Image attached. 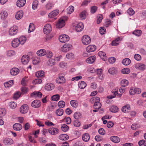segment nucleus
<instances>
[{"label": "nucleus", "instance_id": "f257e3e1", "mask_svg": "<svg viewBox=\"0 0 146 146\" xmlns=\"http://www.w3.org/2000/svg\"><path fill=\"white\" fill-rule=\"evenodd\" d=\"M67 74L66 72L60 73L58 74V76L56 79V82L59 84H62L66 82V79L64 77Z\"/></svg>", "mask_w": 146, "mask_h": 146}, {"label": "nucleus", "instance_id": "f03ea898", "mask_svg": "<svg viewBox=\"0 0 146 146\" xmlns=\"http://www.w3.org/2000/svg\"><path fill=\"white\" fill-rule=\"evenodd\" d=\"M18 31V28L16 26H13L10 28L9 33L10 36H13L16 35Z\"/></svg>", "mask_w": 146, "mask_h": 146}, {"label": "nucleus", "instance_id": "7ed1b4c3", "mask_svg": "<svg viewBox=\"0 0 146 146\" xmlns=\"http://www.w3.org/2000/svg\"><path fill=\"white\" fill-rule=\"evenodd\" d=\"M82 40L83 44L85 45H88L91 42L90 37L87 35L84 36L82 38Z\"/></svg>", "mask_w": 146, "mask_h": 146}, {"label": "nucleus", "instance_id": "20e7f679", "mask_svg": "<svg viewBox=\"0 0 146 146\" xmlns=\"http://www.w3.org/2000/svg\"><path fill=\"white\" fill-rule=\"evenodd\" d=\"M70 38L68 36L65 34H63L60 36L59 37V41L62 43H65L69 40Z\"/></svg>", "mask_w": 146, "mask_h": 146}, {"label": "nucleus", "instance_id": "39448f33", "mask_svg": "<svg viewBox=\"0 0 146 146\" xmlns=\"http://www.w3.org/2000/svg\"><path fill=\"white\" fill-rule=\"evenodd\" d=\"M52 30V27L50 24H47L44 26L43 31L44 34L47 35Z\"/></svg>", "mask_w": 146, "mask_h": 146}, {"label": "nucleus", "instance_id": "423d86ee", "mask_svg": "<svg viewBox=\"0 0 146 146\" xmlns=\"http://www.w3.org/2000/svg\"><path fill=\"white\" fill-rule=\"evenodd\" d=\"M41 105L40 102L38 100H36L32 102L31 105L34 108H38Z\"/></svg>", "mask_w": 146, "mask_h": 146}, {"label": "nucleus", "instance_id": "0eeeda50", "mask_svg": "<svg viewBox=\"0 0 146 146\" xmlns=\"http://www.w3.org/2000/svg\"><path fill=\"white\" fill-rule=\"evenodd\" d=\"M28 107L27 104L22 105L20 109V111L21 113H25L28 111Z\"/></svg>", "mask_w": 146, "mask_h": 146}, {"label": "nucleus", "instance_id": "6e6552de", "mask_svg": "<svg viewBox=\"0 0 146 146\" xmlns=\"http://www.w3.org/2000/svg\"><path fill=\"white\" fill-rule=\"evenodd\" d=\"M135 68L141 70H143L146 68L145 65L141 63H137L135 66Z\"/></svg>", "mask_w": 146, "mask_h": 146}, {"label": "nucleus", "instance_id": "1a4fd4ad", "mask_svg": "<svg viewBox=\"0 0 146 146\" xmlns=\"http://www.w3.org/2000/svg\"><path fill=\"white\" fill-rule=\"evenodd\" d=\"M65 25V21L62 19H60L58 23L56 24V26L57 28H61L64 27Z\"/></svg>", "mask_w": 146, "mask_h": 146}, {"label": "nucleus", "instance_id": "9d476101", "mask_svg": "<svg viewBox=\"0 0 146 146\" xmlns=\"http://www.w3.org/2000/svg\"><path fill=\"white\" fill-rule=\"evenodd\" d=\"M48 131L49 133L52 135H55L57 134L59 131L58 128L55 127L51 128L49 129Z\"/></svg>", "mask_w": 146, "mask_h": 146}, {"label": "nucleus", "instance_id": "9b49d317", "mask_svg": "<svg viewBox=\"0 0 146 146\" xmlns=\"http://www.w3.org/2000/svg\"><path fill=\"white\" fill-rule=\"evenodd\" d=\"M29 61V56L27 55H25L22 56L21 61L22 63L24 64H27Z\"/></svg>", "mask_w": 146, "mask_h": 146}, {"label": "nucleus", "instance_id": "f8f14e48", "mask_svg": "<svg viewBox=\"0 0 146 146\" xmlns=\"http://www.w3.org/2000/svg\"><path fill=\"white\" fill-rule=\"evenodd\" d=\"M19 40L18 38H15L12 41L11 44L12 46L16 48L18 47L20 44Z\"/></svg>", "mask_w": 146, "mask_h": 146}, {"label": "nucleus", "instance_id": "ddd939ff", "mask_svg": "<svg viewBox=\"0 0 146 146\" xmlns=\"http://www.w3.org/2000/svg\"><path fill=\"white\" fill-rule=\"evenodd\" d=\"M4 144L6 145H9L12 144L13 143V140L11 138H6L4 139L3 141Z\"/></svg>", "mask_w": 146, "mask_h": 146}, {"label": "nucleus", "instance_id": "4468645a", "mask_svg": "<svg viewBox=\"0 0 146 146\" xmlns=\"http://www.w3.org/2000/svg\"><path fill=\"white\" fill-rule=\"evenodd\" d=\"M96 48V46L95 45H89L86 48L87 52H90L94 51Z\"/></svg>", "mask_w": 146, "mask_h": 146}, {"label": "nucleus", "instance_id": "2eb2a0df", "mask_svg": "<svg viewBox=\"0 0 146 146\" xmlns=\"http://www.w3.org/2000/svg\"><path fill=\"white\" fill-rule=\"evenodd\" d=\"M19 70L17 68H14L11 69L10 71V73L12 76H16L19 73Z\"/></svg>", "mask_w": 146, "mask_h": 146}, {"label": "nucleus", "instance_id": "dca6fc26", "mask_svg": "<svg viewBox=\"0 0 146 146\" xmlns=\"http://www.w3.org/2000/svg\"><path fill=\"white\" fill-rule=\"evenodd\" d=\"M83 28V24L82 23H79L76 27V29L77 32L81 31Z\"/></svg>", "mask_w": 146, "mask_h": 146}, {"label": "nucleus", "instance_id": "f3484780", "mask_svg": "<svg viewBox=\"0 0 146 146\" xmlns=\"http://www.w3.org/2000/svg\"><path fill=\"white\" fill-rule=\"evenodd\" d=\"M71 46L69 44H64L61 47L62 51L66 52L68 51L70 49Z\"/></svg>", "mask_w": 146, "mask_h": 146}, {"label": "nucleus", "instance_id": "a211bd4d", "mask_svg": "<svg viewBox=\"0 0 146 146\" xmlns=\"http://www.w3.org/2000/svg\"><path fill=\"white\" fill-rule=\"evenodd\" d=\"M13 128L15 130L20 131L22 129V126L21 124L17 123L13 125Z\"/></svg>", "mask_w": 146, "mask_h": 146}, {"label": "nucleus", "instance_id": "6ab92c4d", "mask_svg": "<svg viewBox=\"0 0 146 146\" xmlns=\"http://www.w3.org/2000/svg\"><path fill=\"white\" fill-rule=\"evenodd\" d=\"M59 13V11L58 10H55L50 13L48 15V16L50 18L53 17L57 16Z\"/></svg>", "mask_w": 146, "mask_h": 146}, {"label": "nucleus", "instance_id": "aec40b11", "mask_svg": "<svg viewBox=\"0 0 146 146\" xmlns=\"http://www.w3.org/2000/svg\"><path fill=\"white\" fill-rule=\"evenodd\" d=\"M96 59V56H91L86 59V62L89 64L93 63L95 60Z\"/></svg>", "mask_w": 146, "mask_h": 146}, {"label": "nucleus", "instance_id": "412c9836", "mask_svg": "<svg viewBox=\"0 0 146 146\" xmlns=\"http://www.w3.org/2000/svg\"><path fill=\"white\" fill-rule=\"evenodd\" d=\"M25 3L26 0H18L17 2V5L18 7H23Z\"/></svg>", "mask_w": 146, "mask_h": 146}, {"label": "nucleus", "instance_id": "4be33fe9", "mask_svg": "<svg viewBox=\"0 0 146 146\" xmlns=\"http://www.w3.org/2000/svg\"><path fill=\"white\" fill-rule=\"evenodd\" d=\"M23 13L22 11H18L15 15V18L17 20L21 19L23 17Z\"/></svg>", "mask_w": 146, "mask_h": 146}, {"label": "nucleus", "instance_id": "5701e85b", "mask_svg": "<svg viewBox=\"0 0 146 146\" xmlns=\"http://www.w3.org/2000/svg\"><path fill=\"white\" fill-rule=\"evenodd\" d=\"M98 55L104 60H105L107 59V57L106 53L103 51H100L98 53Z\"/></svg>", "mask_w": 146, "mask_h": 146}, {"label": "nucleus", "instance_id": "b1692460", "mask_svg": "<svg viewBox=\"0 0 146 146\" xmlns=\"http://www.w3.org/2000/svg\"><path fill=\"white\" fill-rule=\"evenodd\" d=\"M46 52L44 49H41L37 51L36 54L38 56H41L46 55Z\"/></svg>", "mask_w": 146, "mask_h": 146}, {"label": "nucleus", "instance_id": "393cba45", "mask_svg": "<svg viewBox=\"0 0 146 146\" xmlns=\"http://www.w3.org/2000/svg\"><path fill=\"white\" fill-rule=\"evenodd\" d=\"M110 139L113 142L115 143H118L120 141L119 138L117 136H112L110 137Z\"/></svg>", "mask_w": 146, "mask_h": 146}, {"label": "nucleus", "instance_id": "a878e982", "mask_svg": "<svg viewBox=\"0 0 146 146\" xmlns=\"http://www.w3.org/2000/svg\"><path fill=\"white\" fill-rule=\"evenodd\" d=\"M100 98L97 96H95L92 98L90 100V101L92 103L95 104L96 102H100Z\"/></svg>", "mask_w": 146, "mask_h": 146}, {"label": "nucleus", "instance_id": "bb28decb", "mask_svg": "<svg viewBox=\"0 0 146 146\" xmlns=\"http://www.w3.org/2000/svg\"><path fill=\"white\" fill-rule=\"evenodd\" d=\"M13 84V80H10L8 82H5L4 84V85L6 88H9L11 87Z\"/></svg>", "mask_w": 146, "mask_h": 146}, {"label": "nucleus", "instance_id": "cd10ccee", "mask_svg": "<svg viewBox=\"0 0 146 146\" xmlns=\"http://www.w3.org/2000/svg\"><path fill=\"white\" fill-rule=\"evenodd\" d=\"M130 110V105L128 104L122 107L121 109L122 111L124 113L127 112L128 110Z\"/></svg>", "mask_w": 146, "mask_h": 146}, {"label": "nucleus", "instance_id": "c85d7f7f", "mask_svg": "<svg viewBox=\"0 0 146 146\" xmlns=\"http://www.w3.org/2000/svg\"><path fill=\"white\" fill-rule=\"evenodd\" d=\"M78 85L80 88L83 89L86 87V84L85 82L81 81L79 82Z\"/></svg>", "mask_w": 146, "mask_h": 146}, {"label": "nucleus", "instance_id": "c756f323", "mask_svg": "<svg viewBox=\"0 0 146 146\" xmlns=\"http://www.w3.org/2000/svg\"><path fill=\"white\" fill-rule=\"evenodd\" d=\"M54 85L51 83L46 84L45 86V89L47 90H52L54 88Z\"/></svg>", "mask_w": 146, "mask_h": 146}, {"label": "nucleus", "instance_id": "7c9ffc66", "mask_svg": "<svg viewBox=\"0 0 146 146\" xmlns=\"http://www.w3.org/2000/svg\"><path fill=\"white\" fill-rule=\"evenodd\" d=\"M33 95L35 97H38V98H40L42 97V94L39 92H34L31 94V96H33Z\"/></svg>", "mask_w": 146, "mask_h": 146}, {"label": "nucleus", "instance_id": "2f4dec72", "mask_svg": "<svg viewBox=\"0 0 146 146\" xmlns=\"http://www.w3.org/2000/svg\"><path fill=\"white\" fill-rule=\"evenodd\" d=\"M131 62V60L128 58L124 59L122 61V63L124 65L127 66L129 65Z\"/></svg>", "mask_w": 146, "mask_h": 146}, {"label": "nucleus", "instance_id": "473e14b6", "mask_svg": "<svg viewBox=\"0 0 146 146\" xmlns=\"http://www.w3.org/2000/svg\"><path fill=\"white\" fill-rule=\"evenodd\" d=\"M90 137L89 134L87 133L84 134L82 137L83 140L85 141H88L90 139Z\"/></svg>", "mask_w": 146, "mask_h": 146}, {"label": "nucleus", "instance_id": "72a5a7b5", "mask_svg": "<svg viewBox=\"0 0 146 146\" xmlns=\"http://www.w3.org/2000/svg\"><path fill=\"white\" fill-rule=\"evenodd\" d=\"M68 136L65 134L60 135L59 136V139L62 140H66L68 139Z\"/></svg>", "mask_w": 146, "mask_h": 146}, {"label": "nucleus", "instance_id": "f704fd0d", "mask_svg": "<svg viewBox=\"0 0 146 146\" xmlns=\"http://www.w3.org/2000/svg\"><path fill=\"white\" fill-rule=\"evenodd\" d=\"M54 4L50 2H48L46 5L45 8L47 10H49L52 9L54 6Z\"/></svg>", "mask_w": 146, "mask_h": 146}, {"label": "nucleus", "instance_id": "c9c22d12", "mask_svg": "<svg viewBox=\"0 0 146 146\" xmlns=\"http://www.w3.org/2000/svg\"><path fill=\"white\" fill-rule=\"evenodd\" d=\"M63 110L61 108L58 109L56 111V113L58 116L62 115L63 114Z\"/></svg>", "mask_w": 146, "mask_h": 146}, {"label": "nucleus", "instance_id": "e433bc0d", "mask_svg": "<svg viewBox=\"0 0 146 146\" xmlns=\"http://www.w3.org/2000/svg\"><path fill=\"white\" fill-rule=\"evenodd\" d=\"M1 17L2 19H4L8 16V13L7 11H4L1 13L0 14Z\"/></svg>", "mask_w": 146, "mask_h": 146}, {"label": "nucleus", "instance_id": "4c0bfd02", "mask_svg": "<svg viewBox=\"0 0 146 146\" xmlns=\"http://www.w3.org/2000/svg\"><path fill=\"white\" fill-rule=\"evenodd\" d=\"M19 39L20 44L22 45H23L26 41V38L25 36H23L20 37Z\"/></svg>", "mask_w": 146, "mask_h": 146}, {"label": "nucleus", "instance_id": "58836bf2", "mask_svg": "<svg viewBox=\"0 0 146 146\" xmlns=\"http://www.w3.org/2000/svg\"><path fill=\"white\" fill-rule=\"evenodd\" d=\"M70 104L72 107L75 108L77 107L78 105V102L74 100H71L70 102Z\"/></svg>", "mask_w": 146, "mask_h": 146}, {"label": "nucleus", "instance_id": "ea45409f", "mask_svg": "<svg viewBox=\"0 0 146 146\" xmlns=\"http://www.w3.org/2000/svg\"><path fill=\"white\" fill-rule=\"evenodd\" d=\"M110 110L112 112H117L118 110V108L115 106H113L110 109Z\"/></svg>", "mask_w": 146, "mask_h": 146}, {"label": "nucleus", "instance_id": "a19ab883", "mask_svg": "<svg viewBox=\"0 0 146 146\" xmlns=\"http://www.w3.org/2000/svg\"><path fill=\"white\" fill-rule=\"evenodd\" d=\"M61 129L62 131L64 132H66L68 130L69 127L66 124H64L62 125Z\"/></svg>", "mask_w": 146, "mask_h": 146}, {"label": "nucleus", "instance_id": "79ce46f5", "mask_svg": "<svg viewBox=\"0 0 146 146\" xmlns=\"http://www.w3.org/2000/svg\"><path fill=\"white\" fill-rule=\"evenodd\" d=\"M38 5V1L37 0H34L32 5V8L33 10L36 9Z\"/></svg>", "mask_w": 146, "mask_h": 146}, {"label": "nucleus", "instance_id": "37998d69", "mask_svg": "<svg viewBox=\"0 0 146 146\" xmlns=\"http://www.w3.org/2000/svg\"><path fill=\"white\" fill-rule=\"evenodd\" d=\"M108 72L110 74L113 75L117 72V70L115 68L112 67L108 70Z\"/></svg>", "mask_w": 146, "mask_h": 146}, {"label": "nucleus", "instance_id": "c03bdc74", "mask_svg": "<svg viewBox=\"0 0 146 146\" xmlns=\"http://www.w3.org/2000/svg\"><path fill=\"white\" fill-rule=\"evenodd\" d=\"M60 98V95L59 94H57L52 96L51 98L52 100L57 101L59 100Z\"/></svg>", "mask_w": 146, "mask_h": 146}, {"label": "nucleus", "instance_id": "a18cd8bd", "mask_svg": "<svg viewBox=\"0 0 146 146\" xmlns=\"http://www.w3.org/2000/svg\"><path fill=\"white\" fill-rule=\"evenodd\" d=\"M44 72L43 71H40L36 72V76L37 77H40L44 76Z\"/></svg>", "mask_w": 146, "mask_h": 146}, {"label": "nucleus", "instance_id": "49530a36", "mask_svg": "<svg viewBox=\"0 0 146 146\" xmlns=\"http://www.w3.org/2000/svg\"><path fill=\"white\" fill-rule=\"evenodd\" d=\"M142 33V31L141 30H136L133 32V34L135 36H141Z\"/></svg>", "mask_w": 146, "mask_h": 146}, {"label": "nucleus", "instance_id": "de8ad7c7", "mask_svg": "<svg viewBox=\"0 0 146 146\" xmlns=\"http://www.w3.org/2000/svg\"><path fill=\"white\" fill-rule=\"evenodd\" d=\"M74 10V7L72 6L69 7L67 9V13L68 14H70L72 13Z\"/></svg>", "mask_w": 146, "mask_h": 146}, {"label": "nucleus", "instance_id": "09e8293b", "mask_svg": "<svg viewBox=\"0 0 146 146\" xmlns=\"http://www.w3.org/2000/svg\"><path fill=\"white\" fill-rule=\"evenodd\" d=\"M74 54L72 52H69L66 55V57L68 59L72 60L74 58Z\"/></svg>", "mask_w": 146, "mask_h": 146}, {"label": "nucleus", "instance_id": "8fccbe9b", "mask_svg": "<svg viewBox=\"0 0 146 146\" xmlns=\"http://www.w3.org/2000/svg\"><path fill=\"white\" fill-rule=\"evenodd\" d=\"M128 81L126 79L123 80L121 82V86L123 87L127 86L128 85Z\"/></svg>", "mask_w": 146, "mask_h": 146}, {"label": "nucleus", "instance_id": "3c124183", "mask_svg": "<svg viewBox=\"0 0 146 146\" xmlns=\"http://www.w3.org/2000/svg\"><path fill=\"white\" fill-rule=\"evenodd\" d=\"M130 72V70L128 68H124L121 70L122 73L125 74H129Z\"/></svg>", "mask_w": 146, "mask_h": 146}, {"label": "nucleus", "instance_id": "603ef678", "mask_svg": "<svg viewBox=\"0 0 146 146\" xmlns=\"http://www.w3.org/2000/svg\"><path fill=\"white\" fill-rule=\"evenodd\" d=\"M58 106L60 108H63L64 107L65 103L63 101H60L58 103Z\"/></svg>", "mask_w": 146, "mask_h": 146}, {"label": "nucleus", "instance_id": "864d4df0", "mask_svg": "<svg viewBox=\"0 0 146 146\" xmlns=\"http://www.w3.org/2000/svg\"><path fill=\"white\" fill-rule=\"evenodd\" d=\"M86 12L85 11L82 12L80 14V17L82 19H84L86 17Z\"/></svg>", "mask_w": 146, "mask_h": 146}, {"label": "nucleus", "instance_id": "5fc2aeb1", "mask_svg": "<svg viewBox=\"0 0 146 146\" xmlns=\"http://www.w3.org/2000/svg\"><path fill=\"white\" fill-rule=\"evenodd\" d=\"M101 105L100 102L94 104V108L95 109H99L101 107Z\"/></svg>", "mask_w": 146, "mask_h": 146}, {"label": "nucleus", "instance_id": "6e6d98bb", "mask_svg": "<svg viewBox=\"0 0 146 146\" xmlns=\"http://www.w3.org/2000/svg\"><path fill=\"white\" fill-rule=\"evenodd\" d=\"M6 110L4 108L0 109V117H2L5 115V114Z\"/></svg>", "mask_w": 146, "mask_h": 146}, {"label": "nucleus", "instance_id": "4d7b16f0", "mask_svg": "<svg viewBox=\"0 0 146 146\" xmlns=\"http://www.w3.org/2000/svg\"><path fill=\"white\" fill-rule=\"evenodd\" d=\"M103 19V16L102 15H100L97 16V23L98 24H100L102 21Z\"/></svg>", "mask_w": 146, "mask_h": 146}, {"label": "nucleus", "instance_id": "13d9d810", "mask_svg": "<svg viewBox=\"0 0 146 146\" xmlns=\"http://www.w3.org/2000/svg\"><path fill=\"white\" fill-rule=\"evenodd\" d=\"M28 80L27 77H25L23 78L21 82V84L24 86H26L27 82Z\"/></svg>", "mask_w": 146, "mask_h": 146}, {"label": "nucleus", "instance_id": "bf43d9fd", "mask_svg": "<svg viewBox=\"0 0 146 146\" xmlns=\"http://www.w3.org/2000/svg\"><path fill=\"white\" fill-rule=\"evenodd\" d=\"M55 60L54 59H50L49 61L48 65L50 66H52L54 65L55 64Z\"/></svg>", "mask_w": 146, "mask_h": 146}, {"label": "nucleus", "instance_id": "052dcab7", "mask_svg": "<svg viewBox=\"0 0 146 146\" xmlns=\"http://www.w3.org/2000/svg\"><path fill=\"white\" fill-rule=\"evenodd\" d=\"M81 114L80 112H76L74 113V117L75 119H77L81 117Z\"/></svg>", "mask_w": 146, "mask_h": 146}, {"label": "nucleus", "instance_id": "680f3d73", "mask_svg": "<svg viewBox=\"0 0 146 146\" xmlns=\"http://www.w3.org/2000/svg\"><path fill=\"white\" fill-rule=\"evenodd\" d=\"M40 62V59L39 58H36L33 60V62L34 65L38 64Z\"/></svg>", "mask_w": 146, "mask_h": 146}, {"label": "nucleus", "instance_id": "e2e57ef3", "mask_svg": "<svg viewBox=\"0 0 146 146\" xmlns=\"http://www.w3.org/2000/svg\"><path fill=\"white\" fill-rule=\"evenodd\" d=\"M127 13L130 15H132L135 12L132 8H130L127 11Z\"/></svg>", "mask_w": 146, "mask_h": 146}, {"label": "nucleus", "instance_id": "0e129e2a", "mask_svg": "<svg viewBox=\"0 0 146 146\" xmlns=\"http://www.w3.org/2000/svg\"><path fill=\"white\" fill-rule=\"evenodd\" d=\"M42 80L40 78H37L35 79L33 81V84H40L42 82Z\"/></svg>", "mask_w": 146, "mask_h": 146}, {"label": "nucleus", "instance_id": "69168bd1", "mask_svg": "<svg viewBox=\"0 0 146 146\" xmlns=\"http://www.w3.org/2000/svg\"><path fill=\"white\" fill-rule=\"evenodd\" d=\"M138 144L140 146H146V143L144 140H142L138 142Z\"/></svg>", "mask_w": 146, "mask_h": 146}, {"label": "nucleus", "instance_id": "338daca9", "mask_svg": "<svg viewBox=\"0 0 146 146\" xmlns=\"http://www.w3.org/2000/svg\"><path fill=\"white\" fill-rule=\"evenodd\" d=\"M9 105L11 108H15L17 106V104L15 102H11L9 103Z\"/></svg>", "mask_w": 146, "mask_h": 146}, {"label": "nucleus", "instance_id": "774afa93", "mask_svg": "<svg viewBox=\"0 0 146 146\" xmlns=\"http://www.w3.org/2000/svg\"><path fill=\"white\" fill-rule=\"evenodd\" d=\"M46 57L48 58H51L53 56V54L50 51H47L46 54Z\"/></svg>", "mask_w": 146, "mask_h": 146}]
</instances>
